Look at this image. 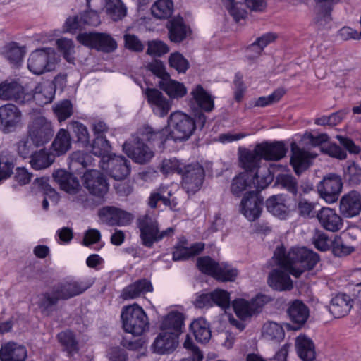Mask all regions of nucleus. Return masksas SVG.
<instances>
[{"label": "nucleus", "instance_id": "f257e3e1", "mask_svg": "<svg viewBox=\"0 0 361 361\" xmlns=\"http://www.w3.org/2000/svg\"><path fill=\"white\" fill-rule=\"evenodd\" d=\"M273 257L278 265L290 269V274L296 278L305 271L312 269L319 261L316 252L305 247H293L286 252L283 247H278Z\"/></svg>", "mask_w": 361, "mask_h": 361}, {"label": "nucleus", "instance_id": "f03ea898", "mask_svg": "<svg viewBox=\"0 0 361 361\" xmlns=\"http://www.w3.org/2000/svg\"><path fill=\"white\" fill-rule=\"evenodd\" d=\"M30 119L27 123V134L36 147L48 143L54 136V130L51 121L42 113L33 111L30 114Z\"/></svg>", "mask_w": 361, "mask_h": 361}, {"label": "nucleus", "instance_id": "7ed1b4c3", "mask_svg": "<svg viewBox=\"0 0 361 361\" xmlns=\"http://www.w3.org/2000/svg\"><path fill=\"white\" fill-rule=\"evenodd\" d=\"M121 317L124 331L134 336L142 335L149 328L147 314L137 304L124 307Z\"/></svg>", "mask_w": 361, "mask_h": 361}, {"label": "nucleus", "instance_id": "20e7f679", "mask_svg": "<svg viewBox=\"0 0 361 361\" xmlns=\"http://www.w3.org/2000/svg\"><path fill=\"white\" fill-rule=\"evenodd\" d=\"M169 126L171 128L170 136L176 141L187 140L196 129L195 119L180 111L171 114L169 118Z\"/></svg>", "mask_w": 361, "mask_h": 361}, {"label": "nucleus", "instance_id": "39448f33", "mask_svg": "<svg viewBox=\"0 0 361 361\" xmlns=\"http://www.w3.org/2000/svg\"><path fill=\"white\" fill-rule=\"evenodd\" d=\"M27 68L37 75L51 71L55 68L54 50L51 48L35 49L28 58Z\"/></svg>", "mask_w": 361, "mask_h": 361}, {"label": "nucleus", "instance_id": "423d86ee", "mask_svg": "<svg viewBox=\"0 0 361 361\" xmlns=\"http://www.w3.org/2000/svg\"><path fill=\"white\" fill-rule=\"evenodd\" d=\"M77 39L85 46L106 53L112 52L117 48L116 40L106 33H82L77 36Z\"/></svg>", "mask_w": 361, "mask_h": 361}, {"label": "nucleus", "instance_id": "0eeeda50", "mask_svg": "<svg viewBox=\"0 0 361 361\" xmlns=\"http://www.w3.org/2000/svg\"><path fill=\"white\" fill-rule=\"evenodd\" d=\"M317 188L319 196L326 202L331 204L338 200L342 190L343 182L338 175L330 173L324 177Z\"/></svg>", "mask_w": 361, "mask_h": 361}, {"label": "nucleus", "instance_id": "6e6552de", "mask_svg": "<svg viewBox=\"0 0 361 361\" xmlns=\"http://www.w3.org/2000/svg\"><path fill=\"white\" fill-rule=\"evenodd\" d=\"M181 175L182 186L187 193L194 194L201 188L204 178V171L198 163L185 166Z\"/></svg>", "mask_w": 361, "mask_h": 361}, {"label": "nucleus", "instance_id": "1a4fd4ad", "mask_svg": "<svg viewBox=\"0 0 361 361\" xmlns=\"http://www.w3.org/2000/svg\"><path fill=\"white\" fill-rule=\"evenodd\" d=\"M137 224L142 245L152 247L157 242L159 226L157 219L149 214H145L137 219Z\"/></svg>", "mask_w": 361, "mask_h": 361}, {"label": "nucleus", "instance_id": "9d476101", "mask_svg": "<svg viewBox=\"0 0 361 361\" xmlns=\"http://www.w3.org/2000/svg\"><path fill=\"white\" fill-rule=\"evenodd\" d=\"M21 120V111L16 105L6 104L0 106V129L4 133L15 131Z\"/></svg>", "mask_w": 361, "mask_h": 361}, {"label": "nucleus", "instance_id": "9b49d317", "mask_svg": "<svg viewBox=\"0 0 361 361\" xmlns=\"http://www.w3.org/2000/svg\"><path fill=\"white\" fill-rule=\"evenodd\" d=\"M98 216L103 223L109 226H124L130 224L133 220L130 213L111 206L99 209Z\"/></svg>", "mask_w": 361, "mask_h": 361}, {"label": "nucleus", "instance_id": "f8f14e48", "mask_svg": "<svg viewBox=\"0 0 361 361\" xmlns=\"http://www.w3.org/2000/svg\"><path fill=\"white\" fill-rule=\"evenodd\" d=\"M314 25L318 30H326L331 27L333 6L340 0H314Z\"/></svg>", "mask_w": 361, "mask_h": 361}, {"label": "nucleus", "instance_id": "ddd939ff", "mask_svg": "<svg viewBox=\"0 0 361 361\" xmlns=\"http://www.w3.org/2000/svg\"><path fill=\"white\" fill-rule=\"evenodd\" d=\"M123 149L129 157L141 164L149 161L154 157V152L143 142H140L139 137H135L132 143L126 142L123 145Z\"/></svg>", "mask_w": 361, "mask_h": 361}, {"label": "nucleus", "instance_id": "4468645a", "mask_svg": "<svg viewBox=\"0 0 361 361\" xmlns=\"http://www.w3.org/2000/svg\"><path fill=\"white\" fill-rule=\"evenodd\" d=\"M82 180L85 187L94 196L103 197L108 192L109 185L104 176L99 171H87L82 176Z\"/></svg>", "mask_w": 361, "mask_h": 361}, {"label": "nucleus", "instance_id": "2eb2a0df", "mask_svg": "<svg viewBox=\"0 0 361 361\" xmlns=\"http://www.w3.org/2000/svg\"><path fill=\"white\" fill-rule=\"evenodd\" d=\"M215 304L223 310L230 306L229 293L221 289H216L210 293L199 295L195 300V305L198 308L209 307Z\"/></svg>", "mask_w": 361, "mask_h": 361}, {"label": "nucleus", "instance_id": "dca6fc26", "mask_svg": "<svg viewBox=\"0 0 361 361\" xmlns=\"http://www.w3.org/2000/svg\"><path fill=\"white\" fill-rule=\"evenodd\" d=\"M101 167L108 170L109 175L116 180H122L127 177L130 171V161L124 157L113 154L106 161L102 163Z\"/></svg>", "mask_w": 361, "mask_h": 361}, {"label": "nucleus", "instance_id": "f3484780", "mask_svg": "<svg viewBox=\"0 0 361 361\" xmlns=\"http://www.w3.org/2000/svg\"><path fill=\"white\" fill-rule=\"evenodd\" d=\"M262 200L252 190L243 197L240 204L241 213L249 221H253L258 219L262 212Z\"/></svg>", "mask_w": 361, "mask_h": 361}, {"label": "nucleus", "instance_id": "a211bd4d", "mask_svg": "<svg viewBox=\"0 0 361 361\" xmlns=\"http://www.w3.org/2000/svg\"><path fill=\"white\" fill-rule=\"evenodd\" d=\"M90 285L82 281L75 280L66 281L58 283L53 287L54 294L59 300H67L84 293Z\"/></svg>", "mask_w": 361, "mask_h": 361}, {"label": "nucleus", "instance_id": "6ab92c4d", "mask_svg": "<svg viewBox=\"0 0 361 361\" xmlns=\"http://www.w3.org/2000/svg\"><path fill=\"white\" fill-rule=\"evenodd\" d=\"M178 339L177 333L162 331L157 336L152 344L154 351L160 355L170 353L178 346Z\"/></svg>", "mask_w": 361, "mask_h": 361}, {"label": "nucleus", "instance_id": "aec40b11", "mask_svg": "<svg viewBox=\"0 0 361 361\" xmlns=\"http://www.w3.org/2000/svg\"><path fill=\"white\" fill-rule=\"evenodd\" d=\"M257 151L264 160L279 161L286 156L288 149L283 142L277 141L258 144Z\"/></svg>", "mask_w": 361, "mask_h": 361}, {"label": "nucleus", "instance_id": "412c9836", "mask_svg": "<svg viewBox=\"0 0 361 361\" xmlns=\"http://www.w3.org/2000/svg\"><path fill=\"white\" fill-rule=\"evenodd\" d=\"M290 164L297 175H300L311 165L312 159L314 157L310 153L300 148L295 143L291 144Z\"/></svg>", "mask_w": 361, "mask_h": 361}, {"label": "nucleus", "instance_id": "4be33fe9", "mask_svg": "<svg viewBox=\"0 0 361 361\" xmlns=\"http://www.w3.org/2000/svg\"><path fill=\"white\" fill-rule=\"evenodd\" d=\"M322 226L329 231L336 232L341 229L343 221L336 211L329 207H322L317 214Z\"/></svg>", "mask_w": 361, "mask_h": 361}, {"label": "nucleus", "instance_id": "5701e85b", "mask_svg": "<svg viewBox=\"0 0 361 361\" xmlns=\"http://www.w3.org/2000/svg\"><path fill=\"white\" fill-rule=\"evenodd\" d=\"M145 94L154 114L161 117L168 114L171 104L160 91L154 88H147Z\"/></svg>", "mask_w": 361, "mask_h": 361}, {"label": "nucleus", "instance_id": "b1692460", "mask_svg": "<svg viewBox=\"0 0 361 361\" xmlns=\"http://www.w3.org/2000/svg\"><path fill=\"white\" fill-rule=\"evenodd\" d=\"M340 211L345 217H353L361 211V196L355 191H351L342 197L340 201Z\"/></svg>", "mask_w": 361, "mask_h": 361}, {"label": "nucleus", "instance_id": "393cba45", "mask_svg": "<svg viewBox=\"0 0 361 361\" xmlns=\"http://www.w3.org/2000/svg\"><path fill=\"white\" fill-rule=\"evenodd\" d=\"M27 355L24 345L12 341L2 344L0 349L1 361H25Z\"/></svg>", "mask_w": 361, "mask_h": 361}, {"label": "nucleus", "instance_id": "a878e982", "mask_svg": "<svg viewBox=\"0 0 361 361\" xmlns=\"http://www.w3.org/2000/svg\"><path fill=\"white\" fill-rule=\"evenodd\" d=\"M56 86L52 81L46 80L39 83L33 90L32 99L39 106L51 103L54 97Z\"/></svg>", "mask_w": 361, "mask_h": 361}, {"label": "nucleus", "instance_id": "bb28decb", "mask_svg": "<svg viewBox=\"0 0 361 361\" xmlns=\"http://www.w3.org/2000/svg\"><path fill=\"white\" fill-rule=\"evenodd\" d=\"M266 207L269 212L281 219H286L290 212L283 195H275L269 197L266 201Z\"/></svg>", "mask_w": 361, "mask_h": 361}, {"label": "nucleus", "instance_id": "cd10ccee", "mask_svg": "<svg viewBox=\"0 0 361 361\" xmlns=\"http://www.w3.org/2000/svg\"><path fill=\"white\" fill-rule=\"evenodd\" d=\"M53 178L61 190L69 194L75 193L81 187L78 178L65 170L56 171L53 173Z\"/></svg>", "mask_w": 361, "mask_h": 361}, {"label": "nucleus", "instance_id": "c85d7f7f", "mask_svg": "<svg viewBox=\"0 0 361 361\" xmlns=\"http://www.w3.org/2000/svg\"><path fill=\"white\" fill-rule=\"evenodd\" d=\"M0 99L23 103L25 102L23 88L16 81L3 82L0 83Z\"/></svg>", "mask_w": 361, "mask_h": 361}, {"label": "nucleus", "instance_id": "c756f323", "mask_svg": "<svg viewBox=\"0 0 361 361\" xmlns=\"http://www.w3.org/2000/svg\"><path fill=\"white\" fill-rule=\"evenodd\" d=\"M290 274L285 271L274 269L269 275L268 284L276 290H290L293 288Z\"/></svg>", "mask_w": 361, "mask_h": 361}, {"label": "nucleus", "instance_id": "7c9ffc66", "mask_svg": "<svg viewBox=\"0 0 361 361\" xmlns=\"http://www.w3.org/2000/svg\"><path fill=\"white\" fill-rule=\"evenodd\" d=\"M152 290L153 287L150 281L142 279L124 288L121 293V298L123 300H131L152 292Z\"/></svg>", "mask_w": 361, "mask_h": 361}, {"label": "nucleus", "instance_id": "2f4dec72", "mask_svg": "<svg viewBox=\"0 0 361 361\" xmlns=\"http://www.w3.org/2000/svg\"><path fill=\"white\" fill-rule=\"evenodd\" d=\"M295 348L299 357L302 361H314L316 357L313 341L305 335H300L295 338Z\"/></svg>", "mask_w": 361, "mask_h": 361}, {"label": "nucleus", "instance_id": "473e14b6", "mask_svg": "<svg viewBox=\"0 0 361 361\" xmlns=\"http://www.w3.org/2000/svg\"><path fill=\"white\" fill-rule=\"evenodd\" d=\"M353 307L352 300L345 294H338L331 299L329 311L336 318L345 316Z\"/></svg>", "mask_w": 361, "mask_h": 361}, {"label": "nucleus", "instance_id": "72a5a7b5", "mask_svg": "<svg viewBox=\"0 0 361 361\" xmlns=\"http://www.w3.org/2000/svg\"><path fill=\"white\" fill-rule=\"evenodd\" d=\"M167 28L171 41L179 43L185 39L188 28L180 16H176L168 22Z\"/></svg>", "mask_w": 361, "mask_h": 361}, {"label": "nucleus", "instance_id": "f704fd0d", "mask_svg": "<svg viewBox=\"0 0 361 361\" xmlns=\"http://www.w3.org/2000/svg\"><path fill=\"white\" fill-rule=\"evenodd\" d=\"M287 312L290 320L298 325V327H294V329L303 325L309 317L308 307L299 300L293 302L288 308Z\"/></svg>", "mask_w": 361, "mask_h": 361}, {"label": "nucleus", "instance_id": "c9c22d12", "mask_svg": "<svg viewBox=\"0 0 361 361\" xmlns=\"http://www.w3.org/2000/svg\"><path fill=\"white\" fill-rule=\"evenodd\" d=\"M186 240L180 241V243L175 247L173 252V260L180 261L185 260L192 256L198 255L204 248V244L202 243H196L190 247H185Z\"/></svg>", "mask_w": 361, "mask_h": 361}, {"label": "nucleus", "instance_id": "e433bc0d", "mask_svg": "<svg viewBox=\"0 0 361 361\" xmlns=\"http://www.w3.org/2000/svg\"><path fill=\"white\" fill-rule=\"evenodd\" d=\"M183 314L177 311L170 312L161 321L160 329L161 331L176 332L179 335L183 324Z\"/></svg>", "mask_w": 361, "mask_h": 361}, {"label": "nucleus", "instance_id": "4c0bfd02", "mask_svg": "<svg viewBox=\"0 0 361 361\" xmlns=\"http://www.w3.org/2000/svg\"><path fill=\"white\" fill-rule=\"evenodd\" d=\"M192 100L205 111H211L214 109V99L201 85H196L191 91Z\"/></svg>", "mask_w": 361, "mask_h": 361}, {"label": "nucleus", "instance_id": "58836bf2", "mask_svg": "<svg viewBox=\"0 0 361 361\" xmlns=\"http://www.w3.org/2000/svg\"><path fill=\"white\" fill-rule=\"evenodd\" d=\"M159 85L171 98L183 97L187 93V89L183 83L171 80L170 75L160 80Z\"/></svg>", "mask_w": 361, "mask_h": 361}, {"label": "nucleus", "instance_id": "ea45409f", "mask_svg": "<svg viewBox=\"0 0 361 361\" xmlns=\"http://www.w3.org/2000/svg\"><path fill=\"white\" fill-rule=\"evenodd\" d=\"M190 329L193 332L197 342L207 343L212 336L209 325L204 318H198L190 324Z\"/></svg>", "mask_w": 361, "mask_h": 361}, {"label": "nucleus", "instance_id": "a19ab883", "mask_svg": "<svg viewBox=\"0 0 361 361\" xmlns=\"http://www.w3.org/2000/svg\"><path fill=\"white\" fill-rule=\"evenodd\" d=\"M261 154L257 151V145L253 150L243 149L240 151V161L246 171L252 173V171L258 168L261 159Z\"/></svg>", "mask_w": 361, "mask_h": 361}, {"label": "nucleus", "instance_id": "79ce46f5", "mask_svg": "<svg viewBox=\"0 0 361 361\" xmlns=\"http://www.w3.org/2000/svg\"><path fill=\"white\" fill-rule=\"evenodd\" d=\"M30 158V164L35 170L46 169L51 166L54 161V156L45 149L33 152Z\"/></svg>", "mask_w": 361, "mask_h": 361}, {"label": "nucleus", "instance_id": "37998d69", "mask_svg": "<svg viewBox=\"0 0 361 361\" xmlns=\"http://www.w3.org/2000/svg\"><path fill=\"white\" fill-rule=\"evenodd\" d=\"M252 173L245 171L239 173L232 180L231 185V192L235 195H240L243 191L247 189H252Z\"/></svg>", "mask_w": 361, "mask_h": 361}, {"label": "nucleus", "instance_id": "c03bdc74", "mask_svg": "<svg viewBox=\"0 0 361 361\" xmlns=\"http://www.w3.org/2000/svg\"><path fill=\"white\" fill-rule=\"evenodd\" d=\"M71 145L69 132L65 129H60L51 144V149L55 155L60 156L69 150Z\"/></svg>", "mask_w": 361, "mask_h": 361}, {"label": "nucleus", "instance_id": "a18cd8bd", "mask_svg": "<svg viewBox=\"0 0 361 361\" xmlns=\"http://www.w3.org/2000/svg\"><path fill=\"white\" fill-rule=\"evenodd\" d=\"M111 147L109 142L104 136L95 137L92 145V153L101 158L100 161L104 164L109 157H111Z\"/></svg>", "mask_w": 361, "mask_h": 361}, {"label": "nucleus", "instance_id": "49530a36", "mask_svg": "<svg viewBox=\"0 0 361 361\" xmlns=\"http://www.w3.org/2000/svg\"><path fill=\"white\" fill-rule=\"evenodd\" d=\"M104 11L114 21L121 20L127 14V8L121 0H106Z\"/></svg>", "mask_w": 361, "mask_h": 361}, {"label": "nucleus", "instance_id": "de8ad7c7", "mask_svg": "<svg viewBox=\"0 0 361 361\" xmlns=\"http://www.w3.org/2000/svg\"><path fill=\"white\" fill-rule=\"evenodd\" d=\"M262 334L264 339L274 342H280L285 337L283 328L274 322H266L263 325Z\"/></svg>", "mask_w": 361, "mask_h": 361}, {"label": "nucleus", "instance_id": "09e8293b", "mask_svg": "<svg viewBox=\"0 0 361 361\" xmlns=\"http://www.w3.org/2000/svg\"><path fill=\"white\" fill-rule=\"evenodd\" d=\"M151 12L157 19H168L173 12V2L172 0H157L152 6Z\"/></svg>", "mask_w": 361, "mask_h": 361}, {"label": "nucleus", "instance_id": "8fccbe9b", "mask_svg": "<svg viewBox=\"0 0 361 361\" xmlns=\"http://www.w3.org/2000/svg\"><path fill=\"white\" fill-rule=\"evenodd\" d=\"M331 248L335 256L343 257L355 251V245H350L345 238L336 235L331 241Z\"/></svg>", "mask_w": 361, "mask_h": 361}, {"label": "nucleus", "instance_id": "3c124183", "mask_svg": "<svg viewBox=\"0 0 361 361\" xmlns=\"http://www.w3.org/2000/svg\"><path fill=\"white\" fill-rule=\"evenodd\" d=\"M164 135L165 132L163 129L154 130L152 127L145 126L137 130V133L133 136V139L135 137H139L140 138V142H142L143 140L154 142L159 140L161 143H163L166 140Z\"/></svg>", "mask_w": 361, "mask_h": 361}, {"label": "nucleus", "instance_id": "603ef678", "mask_svg": "<svg viewBox=\"0 0 361 361\" xmlns=\"http://www.w3.org/2000/svg\"><path fill=\"white\" fill-rule=\"evenodd\" d=\"M274 176L269 169H264V171L258 170L255 174L252 173L251 180L252 188L256 191H260L266 188L273 180Z\"/></svg>", "mask_w": 361, "mask_h": 361}, {"label": "nucleus", "instance_id": "864d4df0", "mask_svg": "<svg viewBox=\"0 0 361 361\" xmlns=\"http://www.w3.org/2000/svg\"><path fill=\"white\" fill-rule=\"evenodd\" d=\"M233 307L235 313L241 320L250 318L255 312L253 304L244 299H237L233 302Z\"/></svg>", "mask_w": 361, "mask_h": 361}, {"label": "nucleus", "instance_id": "5fc2aeb1", "mask_svg": "<svg viewBox=\"0 0 361 361\" xmlns=\"http://www.w3.org/2000/svg\"><path fill=\"white\" fill-rule=\"evenodd\" d=\"M238 275V270L227 264H219L213 277L221 281H233Z\"/></svg>", "mask_w": 361, "mask_h": 361}, {"label": "nucleus", "instance_id": "6e6d98bb", "mask_svg": "<svg viewBox=\"0 0 361 361\" xmlns=\"http://www.w3.org/2000/svg\"><path fill=\"white\" fill-rule=\"evenodd\" d=\"M276 184L293 195H296L298 193V181L296 178L290 174L278 175L276 179Z\"/></svg>", "mask_w": 361, "mask_h": 361}, {"label": "nucleus", "instance_id": "4d7b16f0", "mask_svg": "<svg viewBox=\"0 0 361 361\" xmlns=\"http://www.w3.org/2000/svg\"><path fill=\"white\" fill-rule=\"evenodd\" d=\"M68 128L75 135L78 142L83 144L89 142L90 135L85 126L78 121H71L69 123Z\"/></svg>", "mask_w": 361, "mask_h": 361}, {"label": "nucleus", "instance_id": "13d9d810", "mask_svg": "<svg viewBox=\"0 0 361 361\" xmlns=\"http://www.w3.org/2000/svg\"><path fill=\"white\" fill-rule=\"evenodd\" d=\"M347 113V110H341L329 116H322L315 119L314 123L319 126H334L343 119Z\"/></svg>", "mask_w": 361, "mask_h": 361}, {"label": "nucleus", "instance_id": "bf43d9fd", "mask_svg": "<svg viewBox=\"0 0 361 361\" xmlns=\"http://www.w3.org/2000/svg\"><path fill=\"white\" fill-rule=\"evenodd\" d=\"M54 112L61 122L65 121L73 114V105L69 100H63L53 107Z\"/></svg>", "mask_w": 361, "mask_h": 361}, {"label": "nucleus", "instance_id": "052dcab7", "mask_svg": "<svg viewBox=\"0 0 361 361\" xmlns=\"http://www.w3.org/2000/svg\"><path fill=\"white\" fill-rule=\"evenodd\" d=\"M33 146L30 136L27 134L17 142V154L23 159L29 158L32 154Z\"/></svg>", "mask_w": 361, "mask_h": 361}, {"label": "nucleus", "instance_id": "680f3d73", "mask_svg": "<svg viewBox=\"0 0 361 361\" xmlns=\"http://www.w3.org/2000/svg\"><path fill=\"white\" fill-rule=\"evenodd\" d=\"M169 62L171 67L176 69L180 73H184L189 68L188 61L180 53L176 52L170 55Z\"/></svg>", "mask_w": 361, "mask_h": 361}, {"label": "nucleus", "instance_id": "e2e57ef3", "mask_svg": "<svg viewBox=\"0 0 361 361\" xmlns=\"http://www.w3.org/2000/svg\"><path fill=\"white\" fill-rule=\"evenodd\" d=\"M219 263L216 262L209 256L199 257L197 259L198 269L204 274L213 277Z\"/></svg>", "mask_w": 361, "mask_h": 361}, {"label": "nucleus", "instance_id": "0e129e2a", "mask_svg": "<svg viewBox=\"0 0 361 361\" xmlns=\"http://www.w3.org/2000/svg\"><path fill=\"white\" fill-rule=\"evenodd\" d=\"M283 89H277L272 94L267 97H260L255 102V106L264 107L278 102L284 95Z\"/></svg>", "mask_w": 361, "mask_h": 361}, {"label": "nucleus", "instance_id": "69168bd1", "mask_svg": "<svg viewBox=\"0 0 361 361\" xmlns=\"http://www.w3.org/2000/svg\"><path fill=\"white\" fill-rule=\"evenodd\" d=\"M344 176L350 184L357 185L361 183V168L353 162L345 170Z\"/></svg>", "mask_w": 361, "mask_h": 361}, {"label": "nucleus", "instance_id": "338daca9", "mask_svg": "<svg viewBox=\"0 0 361 361\" xmlns=\"http://www.w3.org/2000/svg\"><path fill=\"white\" fill-rule=\"evenodd\" d=\"M56 44L59 51L63 54L66 61L69 63H72L74 59L73 57L74 45L72 40L66 38L59 39L56 41Z\"/></svg>", "mask_w": 361, "mask_h": 361}, {"label": "nucleus", "instance_id": "774afa93", "mask_svg": "<svg viewBox=\"0 0 361 361\" xmlns=\"http://www.w3.org/2000/svg\"><path fill=\"white\" fill-rule=\"evenodd\" d=\"M147 54L154 56H161L169 51L166 43L161 40L148 41Z\"/></svg>", "mask_w": 361, "mask_h": 361}]
</instances>
